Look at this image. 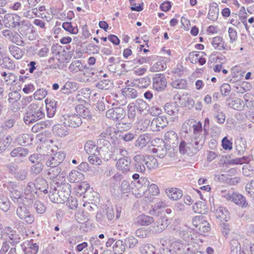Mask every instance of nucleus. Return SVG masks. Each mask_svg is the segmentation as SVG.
<instances>
[{"instance_id": "nucleus-1", "label": "nucleus", "mask_w": 254, "mask_h": 254, "mask_svg": "<svg viewBox=\"0 0 254 254\" xmlns=\"http://www.w3.org/2000/svg\"><path fill=\"white\" fill-rule=\"evenodd\" d=\"M77 114H65L61 118V121L65 126L75 128L80 126L82 123L81 117L89 119L91 114L88 109L83 105H78L75 107Z\"/></svg>"}, {"instance_id": "nucleus-2", "label": "nucleus", "mask_w": 254, "mask_h": 254, "mask_svg": "<svg viewBox=\"0 0 254 254\" xmlns=\"http://www.w3.org/2000/svg\"><path fill=\"white\" fill-rule=\"evenodd\" d=\"M45 115L43 107L39 104L33 103L27 107L23 121L25 124L30 125L43 119Z\"/></svg>"}, {"instance_id": "nucleus-3", "label": "nucleus", "mask_w": 254, "mask_h": 254, "mask_svg": "<svg viewBox=\"0 0 254 254\" xmlns=\"http://www.w3.org/2000/svg\"><path fill=\"white\" fill-rule=\"evenodd\" d=\"M192 128L193 134L191 137L188 138V140L191 146L190 148L195 154L202 148L205 139L204 135L201 133L202 128L200 122L193 123Z\"/></svg>"}, {"instance_id": "nucleus-4", "label": "nucleus", "mask_w": 254, "mask_h": 254, "mask_svg": "<svg viewBox=\"0 0 254 254\" xmlns=\"http://www.w3.org/2000/svg\"><path fill=\"white\" fill-rule=\"evenodd\" d=\"M19 31L22 38L30 41L36 39V34L34 27L30 21L23 20L17 27Z\"/></svg>"}, {"instance_id": "nucleus-5", "label": "nucleus", "mask_w": 254, "mask_h": 254, "mask_svg": "<svg viewBox=\"0 0 254 254\" xmlns=\"http://www.w3.org/2000/svg\"><path fill=\"white\" fill-rule=\"evenodd\" d=\"M149 185V181L146 178L141 177L132 183L131 192L135 197H140L147 190Z\"/></svg>"}, {"instance_id": "nucleus-6", "label": "nucleus", "mask_w": 254, "mask_h": 254, "mask_svg": "<svg viewBox=\"0 0 254 254\" xmlns=\"http://www.w3.org/2000/svg\"><path fill=\"white\" fill-rule=\"evenodd\" d=\"M44 154L40 153H35L30 156L29 160L34 164L30 168V173L32 174L37 175L41 172L43 168L42 161L44 160Z\"/></svg>"}, {"instance_id": "nucleus-7", "label": "nucleus", "mask_w": 254, "mask_h": 254, "mask_svg": "<svg viewBox=\"0 0 254 254\" xmlns=\"http://www.w3.org/2000/svg\"><path fill=\"white\" fill-rule=\"evenodd\" d=\"M16 213L20 219L25 221L28 224H31L34 221V215L31 213L25 204L17 207Z\"/></svg>"}, {"instance_id": "nucleus-8", "label": "nucleus", "mask_w": 254, "mask_h": 254, "mask_svg": "<svg viewBox=\"0 0 254 254\" xmlns=\"http://www.w3.org/2000/svg\"><path fill=\"white\" fill-rule=\"evenodd\" d=\"M44 160L46 165L50 168L59 166V165L63 161L65 155L62 152H58L53 156L44 154Z\"/></svg>"}, {"instance_id": "nucleus-9", "label": "nucleus", "mask_w": 254, "mask_h": 254, "mask_svg": "<svg viewBox=\"0 0 254 254\" xmlns=\"http://www.w3.org/2000/svg\"><path fill=\"white\" fill-rule=\"evenodd\" d=\"M21 21L20 17L16 14H5L3 18L4 26L11 29L17 27Z\"/></svg>"}, {"instance_id": "nucleus-10", "label": "nucleus", "mask_w": 254, "mask_h": 254, "mask_svg": "<svg viewBox=\"0 0 254 254\" xmlns=\"http://www.w3.org/2000/svg\"><path fill=\"white\" fill-rule=\"evenodd\" d=\"M106 116L108 119L118 122L124 120L126 116V112L123 108H113L106 112Z\"/></svg>"}, {"instance_id": "nucleus-11", "label": "nucleus", "mask_w": 254, "mask_h": 254, "mask_svg": "<svg viewBox=\"0 0 254 254\" xmlns=\"http://www.w3.org/2000/svg\"><path fill=\"white\" fill-rule=\"evenodd\" d=\"M152 80L153 89L158 92L164 91L167 87V82L164 74H154Z\"/></svg>"}, {"instance_id": "nucleus-12", "label": "nucleus", "mask_w": 254, "mask_h": 254, "mask_svg": "<svg viewBox=\"0 0 254 254\" xmlns=\"http://www.w3.org/2000/svg\"><path fill=\"white\" fill-rule=\"evenodd\" d=\"M55 185L57 186L60 196L63 203L68 200L70 195L71 186L67 183H60L59 182H56Z\"/></svg>"}, {"instance_id": "nucleus-13", "label": "nucleus", "mask_w": 254, "mask_h": 254, "mask_svg": "<svg viewBox=\"0 0 254 254\" xmlns=\"http://www.w3.org/2000/svg\"><path fill=\"white\" fill-rule=\"evenodd\" d=\"M188 245L181 240L176 241L171 244L170 252L171 254H189L188 252L189 249L187 248Z\"/></svg>"}, {"instance_id": "nucleus-14", "label": "nucleus", "mask_w": 254, "mask_h": 254, "mask_svg": "<svg viewBox=\"0 0 254 254\" xmlns=\"http://www.w3.org/2000/svg\"><path fill=\"white\" fill-rule=\"evenodd\" d=\"M168 221L166 217H160L153 226L149 228V231L153 234L162 232L168 226Z\"/></svg>"}, {"instance_id": "nucleus-15", "label": "nucleus", "mask_w": 254, "mask_h": 254, "mask_svg": "<svg viewBox=\"0 0 254 254\" xmlns=\"http://www.w3.org/2000/svg\"><path fill=\"white\" fill-rule=\"evenodd\" d=\"M168 121L165 116H158L154 118L150 124V128L153 131H159L167 126Z\"/></svg>"}, {"instance_id": "nucleus-16", "label": "nucleus", "mask_w": 254, "mask_h": 254, "mask_svg": "<svg viewBox=\"0 0 254 254\" xmlns=\"http://www.w3.org/2000/svg\"><path fill=\"white\" fill-rule=\"evenodd\" d=\"M7 189L9 192L10 196L15 203H20L23 200V196L21 192L17 189V186L12 182L8 183Z\"/></svg>"}, {"instance_id": "nucleus-17", "label": "nucleus", "mask_w": 254, "mask_h": 254, "mask_svg": "<svg viewBox=\"0 0 254 254\" xmlns=\"http://www.w3.org/2000/svg\"><path fill=\"white\" fill-rule=\"evenodd\" d=\"M47 175L54 184H56L58 180L63 181L65 175L64 172H61V169L59 166L49 168L47 170Z\"/></svg>"}, {"instance_id": "nucleus-18", "label": "nucleus", "mask_w": 254, "mask_h": 254, "mask_svg": "<svg viewBox=\"0 0 254 254\" xmlns=\"http://www.w3.org/2000/svg\"><path fill=\"white\" fill-rule=\"evenodd\" d=\"M133 160V166L135 171L143 174H144L146 170L144 155L141 154L136 155L134 156Z\"/></svg>"}, {"instance_id": "nucleus-19", "label": "nucleus", "mask_w": 254, "mask_h": 254, "mask_svg": "<svg viewBox=\"0 0 254 254\" xmlns=\"http://www.w3.org/2000/svg\"><path fill=\"white\" fill-rule=\"evenodd\" d=\"M240 244L236 239H233L230 242V254H251L249 248V244L248 246L243 248L242 253H241Z\"/></svg>"}, {"instance_id": "nucleus-20", "label": "nucleus", "mask_w": 254, "mask_h": 254, "mask_svg": "<svg viewBox=\"0 0 254 254\" xmlns=\"http://www.w3.org/2000/svg\"><path fill=\"white\" fill-rule=\"evenodd\" d=\"M98 149L101 155H107L108 158H110L111 154L109 153V147H111L110 142L106 139H98L97 140Z\"/></svg>"}, {"instance_id": "nucleus-21", "label": "nucleus", "mask_w": 254, "mask_h": 254, "mask_svg": "<svg viewBox=\"0 0 254 254\" xmlns=\"http://www.w3.org/2000/svg\"><path fill=\"white\" fill-rule=\"evenodd\" d=\"M130 163L131 161L128 157H121L116 163V167L123 173H127L130 170Z\"/></svg>"}, {"instance_id": "nucleus-22", "label": "nucleus", "mask_w": 254, "mask_h": 254, "mask_svg": "<svg viewBox=\"0 0 254 254\" xmlns=\"http://www.w3.org/2000/svg\"><path fill=\"white\" fill-rule=\"evenodd\" d=\"M180 107L177 104V102L167 103L164 109L165 112L170 116L177 117L179 114Z\"/></svg>"}, {"instance_id": "nucleus-23", "label": "nucleus", "mask_w": 254, "mask_h": 254, "mask_svg": "<svg viewBox=\"0 0 254 254\" xmlns=\"http://www.w3.org/2000/svg\"><path fill=\"white\" fill-rule=\"evenodd\" d=\"M5 234L7 236V240L8 242L13 246H15L19 243L20 238L16 232L13 230L10 227H7L5 229Z\"/></svg>"}, {"instance_id": "nucleus-24", "label": "nucleus", "mask_w": 254, "mask_h": 254, "mask_svg": "<svg viewBox=\"0 0 254 254\" xmlns=\"http://www.w3.org/2000/svg\"><path fill=\"white\" fill-rule=\"evenodd\" d=\"M49 198L53 202L62 203L58 189H57V186L55 184L51 185V189L49 190Z\"/></svg>"}, {"instance_id": "nucleus-25", "label": "nucleus", "mask_w": 254, "mask_h": 254, "mask_svg": "<svg viewBox=\"0 0 254 254\" xmlns=\"http://www.w3.org/2000/svg\"><path fill=\"white\" fill-rule=\"evenodd\" d=\"M54 133L58 136L64 137L68 134V128L64 124H58L55 125L53 128Z\"/></svg>"}, {"instance_id": "nucleus-26", "label": "nucleus", "mask_w": 254, "mask_h": 254, "mask_svg": "<svg viewBox=\"0 0 254 254\" xmlns=\"http://www.w3.org/2000/svg\"><path fill=\"white\" fill-rule=\"evenodd\" d=\"M214 117L219 124H223L225 121V115L221 109L220 105L215 104L213 107Z\"/></svg>"}, {"instance_id": "nucleus-27", "label": "nucleus", "mask_w": 254, "mask_h": 254, "mask_svg": "<svg viewBox=\"0 0 254 254\" xmlns=\"http://www.w3.org/2000/svg\"><path fill=\"white\" fill-rule=\"evenodd\" d=\"M134 107L140 114H146L148 112V104L142 99H137L133 103Z\"/></svg>"}, {"instance_id": "nucleus-28", "label": "nucleus", "mask_w": 254, "mask_h": 254, "mask_svg": "<svg viewBox=\"0 0 254 254\" xmlns=\"http://www.w3.org/2000/svg\"><path fill=\"white\" fill-rule=\"evenodd\" d=\"M216 216L217 218L221 221L227 222L230 219L229 212L228 210L223 206H219L216 210Z\"/></svg>"}, {"instance_id": "nucleus-29", "label": "nucleus", "mask_w": 254, "mask_h": 254, "mask_svg": "<svg viewBox=\"0 0 254 254\" xmlns=\"http://www.w3.org/2000/svg\"><path fill=\"white\" fill-rule=\"evenodd\" d=\"M34 184L35 185V188L40 191L43 192L44 194H47L48 192L47 190L48 184L45 179L38 177Z\"/></svg>"}, {"instance_id": "nucleus-30", "label": "nucleus", "mask_w": 254, "mask_h": 254, "mask_svg": "<svg viewBox=\"0 0 254 254\" xmlns=\"http://www.w3.org/2000/svg\"><path fill=\"white\" fill-rule=\"evenodd\" d=\"M84 149L90 155L100 154L98 147L92 140H88L84 145Z\"/></svg>"}, {"instance_id": "nucleus-31", "label": "nucleus", "mask_w": 254, "mask_h": 254, "mask_svg": "<svg viewBox=\"0 0 254 254\" xmlns=\"http://www.w3.org/2000/svg\"><path fill=\"white\" fill-rule=\"evenodd\" d=\"M232 201L237 205L242 208H246L249 206L246 198L241 194L233 193L232 194Z\"/></svg>"}, {"instance_id": "nucleus-32", "label": "nucleus", "mask_w": 254, "mask_h": 254, "mask_svg": "<svg viewBox=\"0 0 254 254\" xmlns=\"http://www.w3.org/2000/svg\"><path fill=\"white\" fill-rule=\"evenodd\" d=\"M151 79L146 76L142 78L134 79L132 82L133 86L139 88H146L150 84Z\"/></svg>"}, {"instance_id": "nucleus-33", "label": "nucleus", "mask_w": 254, "mask_h": 254, "mask_svg": "<svg viewBox=\"0 0 254 254\" xmlns=\"http://www.w3.org/2000/svg\"><path fill=\"white\" fill-rule=\"evenodd\" d=\"M151 140L150 136L149 134H144L139 135L135 143V146L140 149L145 147Z\"/></svg>"}, {"instance_id": "nucleus-34", "label": "nucleus", "mask_w": 254, "mask_h": 254, "mask_svg": "<svg viewBox=\"0 0 254 254\" xmlns=\"http://www.w3.org/2000/svg\"><path fill=\"white\" fill-rule=\"evenodd\" d=\"M190 147L191 146L190 145L188 138H187V141L182 140L179 145L180 152L182 154H187L190 156L193 155L194 153L192 152Z\"/></svg>"}, {"instance_id": "nucleus-35", "label": "nucleus", "mask_w": 254, "mask_h": 254, "mask_svg": "<svg viewBox=\"0 0 254 254\" xmlns=\"http://www.w3.org/2000/svg\"><path fill=\"white\" fill-rule=\"evenodd\" d=\"M0 65L9 69H12L15 66L12 60L4 55H0Z\"/></svg>"}, {"instance_id": "nucleus-36", "label": "nucleus", "mask_w": 254, "mask_h": 254, "mask_svg": "<svg viewBox=\"0 0 254 254\" xmlns=\"http://www.w3.org/2000/svg\"><path fill=\"white\" fill-rule=\"evenodd\" d=\"M177 233L179 237L183 239L184 241V243L188 245L192 239V237L190 235L191 232L187 229H185L183 228H180V229L177 230Z\"/></svg>"}, {"instance_id": "nucleus-37", "label": "nucleus", "mask_w": 254, "mask_h": 254, "mask_svg": "<svg viewBox=\"0 0 254 254\" xmlns=\"http://www.w3.org/2000/svg\"><path fill=\"white\" fill-rule=\"evenodd\" d=\"M227 105L235 110H240L244 106V102L239 98H235L231 100L229 98L226 100Z\"/></svg>"}, {"instance_id": "nucleus-38", "label": "nucleus", "mask_w": 254, "mask_h": 254, "mask_svg": "<svg viewBox=\"0 0 254 254\" xmlns=\"http://www.w3.org/2000/svg\"><path fill=\"white\" fill-rule=\"evenodd\" d=\"M122 93L127 99H133L137 97L138 92L131 87H125L122 90Z\"/></svg>"}, {"instance_id": "nucleus-39", "label": "nucleus", "mask_w": 254, "mask_h": 254, "mask_svg": "<svg viewBox=\"0 0 254 254\" xmlns=\"http://www.w3.org/2000/svg\"><path fill=\"white\" fill-rule=\"evenodd\" d=\"M167 196L170 199L177 200L182 197L183 193L182 191L177 188H171L166 190Z\"/></svg>"}, {"instance_id": "nucleus-40", "label": "nucleus", "mask_w": 254, "mask_h": 254, "mask_svg": "<svg viewBox=\"0 0 254 254\" xmlns=\"http://www.w3.org/2000/svg\"><path fill=\"white\" fill-rule=\"evenodd\" d=\"M85 65H83L79 61L72 62L69 66V69L72 73H76L78 71H83L86 68Z\"/></svg>"}, {"instance_id": "nucleus-41", "label": "nucleus", "mask_w": 254, "mask_h": 254, "mask_svg": "<svg viewBox=\"0 0 254 254\" xmlns=\"http://www.w3.org/2000/svg\"><path fill=\"white\" fill-rule=\"evenodd\" d=\"M219 9L216 3H212L210 5V9L208 14V18L211 20H216L218 16Z\"/></svg>"}, {"instance_id": "nucleus-42", "label": "nucleus", "mask_w": 254, "mask_h": 254, "mask_svg": "<svg viewBox=\"0 0 254 254\" xmlns=\"http://www.w3.org/2000/svg\"><path fill=\"white\" fill-rule=\"evenodd\" d=\"M136 222L142 226H148L154 222V219L152 217L141 214L137 217Z\"/></svg>"}, {"instance_id": "nucleus-43", "label": "nucleus", "mask_w": 254, "mask_h": 254, "mask_svg": "<svg viewBox=\"0 0 254 254\" xmlns=\"http://www.w3.org/2000/svg\"><path fill=\"white\" fill-rule=\"evenodd\" d=\"M10 207V202L8 197L3 194H0V209L4 211L7 212L8 211Z\"/></svg>"}, {"instance_id": "nucleus-44", "label": "nucleus", "mask_w": 254, "mask_h": 254, "mask_svg": "<svg viewBox=\"0 0 254 254\" xmlns=\"http://www.w3.org/2000/svg\"><path fill=\"white\" fill-rule=\"evenodd\" d=\"M168 61V59L164 58L161 61H159L150 67V70L152 72H156L163 70L166 68V63Z\"/></svg>"}, {"instance_id": "nucleus-45", "label": "nucleus", "mask_w": 254, "mask_h": 254, "mask_svg": "<svg viewBox=\"0 0 254 254\" xmlns=\"http://www.w3.org/2000/svg\"><path fill=\"white\" fill-rule=\"evenodd\" d=\"M145 160V165L147 168L149 170H152L156 168L158 166V162L156 158L152 156L146 155L144 156Z\"/></svg>"}, {"instance_id": "nucleus-46", "label": "nucleus", "mask_w": 254, "mask_h": 254, "mask_svg": "<svg viewBox=\"0 0 254 254\" xmlns=\"http://www.w3.org/2000/svg\"><path fill=\"white\" fill-rule=\"evenodd\" d=\"M8 50L13 57L17 60L20 59L23 56V52L16 46L14 45H10Z\"/></svg>"}, {"instance_id": "nucleus-47", "label": "nucleus", "mask_w": 254, "mask_h": 254, "mask_svg": "<svg viewBox=\"0 0 254 254\" xmlns=\"http://www.w3.org/2000/svg\"><path fill=\"white\" fill-rule=\"evenodd\" d=\"M83 175L77 171H72L68 176V180L70 183H78L82 180Z\"/></svg>"}, {"instance_id": "nucleus-48", "label": "nucleus", "mask_w": 254, "mask_h": 254, "mask_svg": "<svg viewBox=\"0 0 254 254\" xmlns=\"http://www.w3.org/2000/svg\"><path fill=\"white\" fill-rule=\"evenodd\" d=\"M16 140L19 145L22 146H26L32 143V139L27 133L20 135L17 137Z\"/></svg>"}, {"instance_id": "nucleus-49", "label": "nucleus", "mask_w": 254, "mask_h": 254, "mask_svg": "<svg viewBox=\"0 0 254 254\" xmlns=\"http://www.w3.org/2000/svg\"><path fill=\"white\" fill-rule=\"evenodd\" d=\"M115 254H122L126 250V245L123 240H118L113 246Z\"/></svg>"}, {"instance_id": "nucleus-50", "label": "nucleus", "mask_w": 254, "mask_h": 254, "mask_svg": "<svg viewBox=\"0 0 254 254\" xmlns=\"http://www.w3.org/2000/svg\"><path fill=\"white\" fill-rule=\"evenodd\" d=\"M29 153V150L27 148L19 147L13 149L10 153V155L12 157H25Z\"/></svg>"}, {"instance_id": "nucleus-51", "label": "nucleus", "mask_w": 254, "mask_h": 254, "mask_svg": "<svg viewBox=\"0 0 254 254\" xmlns=\"http://www.w3.org/2000/svg\"><path fill=\"white\" fill-rule=\"evenodd\" d=\"M0 74L1 76L3 77V80L7 85L13 84L17 78L15 75L11 72L7 73L6 72L3 71L1 72Z\"/></svg>"}, {"instance_id": "nucleus-52", "label": "nucleus", "mask_w": 254, "mask_h": 254, "mask_svg": "<svg viewBox=\"0 0 254 254\" xmlns=\"http://www.w3.org/2000/svg\"><path fill=\"white\" fill-rule=\"evenodd\" d=\"M12 43L19 46H24L26 44L25 40L22 38L20 32L18 31H14V32H13Z\"/></svg>"}, {"instance_id": "nucleus-53", "label": "nucleus", "mask_w": 254, "mask_h": 254, "mask_svg": "<svg viewBox=\"0 0 254 254\" xmlns=\"http://www.w3.org/2000/svg\"><path fill=\"white\" fill-rule=\"evenodd\" d=\"M51 125V122L49 121L39 122L32 127L31 131L34 133L38 132Z\"/></svg>"}, {"instance_id": "nucleus-54", "label": "nucleus", "mask_w": 254, "mask_h": 254, "mask_svg": "<svg viewBox=\"0 0 254 254\" xmlns=\"http://www.w3.org/2000/svg\"><path fill=\"white\" fill-rule=\"evenodd\" d=\"M165 139L170 143L177 144L178 142L175 143L178 139L177 134L173 130H170L166 132L164 136Z\"/></svg>"}, {"instance_id": "nucleus-55", "label": "nucleus", "mask_w": 254, "mask_h": 254, "mask_svg": "<svg viewBox=\"0 0 254 254\" xmlns=\"http://www.w3.org/2000/svg\"><path fill=\"white\" fill-rule=\"evenodd\" d=\"M124 243L126 247L132 249L137 246L138 240L133 236H129L125 239Z\"/></svg>"}, {"instance_id": "nucleus-56", "label": "nucleus", "mask_w": 254, "mask_h": 254, "mask_svg": "<svg viewBox=\"0 0 254 254\" xmlns=\"http://www.w3.org/2000/svg\"><path fill=\"white\" fill-rule=\"evenodd\" d=\"M63 28L70 33L75 34L78 33V30L76 26H73L71 22H64L62 24Z\"/></svg>"}, {"instance_id": "nucleus-57", "label": "nucleus", "mask_w": 254, "mask_h": 254, "mask_svg": "<svg viewBox=\"0 0 254 254\" xmlns=\"http://www.w3.org/2000/svg\"><path fill=\"white\" fill-rule=\"evenodd\" d=\"M155 251V247L151 244H145L140 248V252L142 254H152Z\"/></svg>"}, {"instance_id": "nucleus-58", "label": "nucleus", "mask_w": 254, "mask_h": 254, "mask_svg": "<svg viewBox=\"0 0 254 254\" xmlns=\"http://www.w3.org/2000/svg\"><path fill=\"white\" fill-rule=\"evenodd\" d=\"M171 86L177 89H185L187 87V82L185 79H180L173 81L171 83Z\"/></svg>"}, {"instance_id": "nucleus-59", "label": "nucleus", "mask_w": 254, "mask_h": 254, "mask_svg": "<svg viewBox=\"0 0 254 254\" xmlns=\"http://www.w3.org/2000/svg\"><path fill=\"white\" fill-rule=\"evenodd\" d=\"M206 207L204 202L202 201L196 202L192 206V209L195 213H203Z\"/></svg>"}, {"instance_id": "nucleus-60", "label": "nucleus", "mask_w": 254, "mask_h": 254, "mask_svg": "<svg viewBox=\"0 0 254 254\" xmlns=\"http://www.w3.org/2000/svg\"><path fill=\"white\" fill-rule=\"evenodd\" d=\"M133 103H130L127 106V117L129 120H133L136 114V109Z\"/></svg>"}, {"instance_id": "nucleus-61", "label": "nucleus", "mask_w": 254, "mask_h": 254, "mask_svg": "<svg viewBox=\"0 0 254 254\" xmlns=\"http://www.w3.org/2000/svg\"><path fill=\"white\" fill-rule=\"evenodd\" d=\"M47 94V91L44 89H39L36 91L33 95V97L37 100H41L44 99Z\"/></svg>"}, {"instance_id": "nucleus-62", "label": "nucleus", "mask_w": 254, "mask_h": 254, "mask_svg": "<svg viewBox=\"0 0 254 254\" xmlns=\"http://www.w3.org/2000/svg\"><path fill=\"white\" fill-rule=\"evenodd\" d=\"M110 81L109 80L104 79L100 80L96 84V87L102 90H108L110 87Z\"/></svg>"}, {"instance_id": "nucleus-63", "label": "nucleus", "mask_w": 254, "mask_h": 254, "mask_svg": "<svg viewBox=\"0 0 254 254\" xmlns=\"http://www.w3.org/2000/svg\"><path fill=\"white\" fill-rule=\"evenodd\" d=\"M116 126L119 129L127 130L131 127L132 124L130 122L128 121H127L126 123H124V120H122L118 121L116 124Z\"/></svg>"}, {"instance_id": "nucleus-64", "label": "nucleus", "mask_w": 254, "mask_h": 254, "mask_svg": "<svg viewBox=\"0 0 254 254\" xmlns=\"http://www.w3.org/2000/svg\"><path fill=\"white\" fill-rule=\"evenodd\" d=\"M113 153L117 155H120L122 157H127L128 154V151L125 148L121 146L116 147L113 150Z\"/></svg>"}]
</instances>
